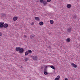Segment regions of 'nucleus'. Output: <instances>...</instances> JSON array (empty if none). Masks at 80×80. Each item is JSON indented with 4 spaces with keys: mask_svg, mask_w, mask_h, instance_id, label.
<instances>
[{
    "mask_svg": "<svg viewBox=\"0 0 80 80\" xmlns=\"http://www.w3.org/2000/svg\"><path fill=\"white\" fill-rule=\"evenodd\" d=\"M51 0H47V2H50Z\"/></svg>",
    "mask_w": 80,
    "mask_h": 80,
    "instance_id": "5701e85b",
    "label": "nucleus"
},
{
    "mask_svg": "<svg viewBox=\"0 0 80 80\" xmlns=\"http://www.w3.org/2000/svg\"><path fill=\"white\" fill-rule=\"evenodd\" d=\"M28 53H30V54H31V53H32V50H28Z\"/></svg>",
    "mask_w": 80,
    "mask_h": 80,
    "instance_id": "4468645a",
    "label": "nucleus"
},
{
    "mask_svg": "<svg viewBox=\"0 0 80 80\" xmlns=\"http://www.w3.org/2000/svg\"><path fill=\"white\" fill-rule=\"evenodd\" d=\"M17 18L16 17H15L13 18V20L14 21H16V20H17Z\"/></svg>",
    "mask_w": 80,
    "mask_h": 80,
    "instance_id": "ddd939ff",
    "label": "nucleus"
},
{
    "mask_svg": "<svg viewBox=\"0 0 80 80\" xmlns=\"http://www.w3.org/2000/svg\"><path fill=\"white\" fill-rule=\"evenodd\" d=\"M50 22L51 23V24H53V20H51L50 21Z\"/></svg>",
    "mask_w": 80,
    "mask_h": 80,
    "instance_id": "f3484780",
    "label": "nucleus"
},
{
    "mask_svg": "<svg viewBox=\"0 0 80 80\" xmlns=\"http://www.w3.org/2000/svg\"><path fill=\"white\" fill-rule=\"evenodd\" d=\"M2 33L0 32V36H2Z\"/></svg>",
    "mask_w": 80,
    "mask_h": 80,
    "instance_id": "cd10ccee",
    "label": "nucleus"
},
{
    "mask_svg": "<svg viewBox=\"0 0 80 80\" xmlns=\"http://www.w3.org/2000/svg\"><path fill=\"white\" fill-rule=\"evenodd\" d=\"M28 58H25L24 60L25 62H27V61H28Z\"/></svg>",
    "mask_w": 80,
    "mask_h": 80,
    "instance_id": "412c9836",
    "label": "nucleus"
},
{
    "mask_svg": "<svg viewBox=\"0 0 80 80\" xmlns=\"http://www.w3.org/2000/svg\"><path fill=\"white\" fill-rule=\"evenodd\" d=\"M60 76H59V75H58L57 77V78H58L59 80V79H60Z\"/></svg>",
    "mask_w": 80,
    "mask_h": 80,
    "instance_id": "4be33fe9",
    "label": "nucleus"
},
{
    "mask_svg": "<svg viewBox=\"0 0 80 80\" xmlns=\"http://www.w3.org/2000/svg\"><path fill=\"white\" fill-rule=\"evenodd\" d=\"M33 24H34V23H33Z\"/></svg>",
    "mask_w": 80,
    "mask_h": 80,
    "instance_id": "473e14b6",
    "label": "nucleus"
},
{
    "mask_svg": "<svg viewBox=\"0 0 80 80\" xmlns=\"http://www.w3.org/2000/svg\"><path fill=\"white\" fill-rule=\"evenodd\" d=\"M25 56H27V55H28V54H29L28 52V51L25 52H24Z\"/></svg>",
    "mask_w": 80,
    "mask_h": 80,
    "instance_id": "dca6fc26",
    "label": "nucleus"
},
{
    "mask_svg": "<svg viewBox=\"0 0 80 80\" xmlns=\"http://www.w3.org/2000/svg\"><path fill=\"white\" fill-rule=\"evenodd\" d=\"M49 66L51 68L53 69L54 70H55V68L54 66H53L52 65H51Z\"/></svg>",
    "mask_w": 80,
    "mask_h": 80,
    "instance_id": "9d476101",
    "label": "nucleus"
},
{
    "mask_svg": "<svg viewBox=\"0 0 80 80\" xmlns=\"http://www.w3.org/2000/svg\"><path fill=\"white\" fill-rule=\"evenodd\" d=\"M55 80H59V79H58V78H55Z\"/></svg>",
    "mask_w": 80,
    "mask_h": 80,
    "instance_id": "393cba45",
    "label": "nucleus"
},
{
    "mask_svg": "<svg viewBox=\"0 0 80 80\" xmlns=\"http://www.w3.org/2000/svg\"><path fill=\"white\" fill-rule=\"evenodd\" d=\"M71 65L73 66L74 68H77V65L74 64V63H71Z\"/></svg>",
    "mask_w": 80,
    "mask_h": 80,
    "instance_id": "39448f33",
    "label": "nucleus"
},
{
    "mask_svg": "<svg viewBox=\"0 0 80 80\" xmlns=\"http://www.w3.org/2000/svg\"><path fill=\"white\" fill-rule=\"evenodd\" d=\"M70 40H71L70 38H68L66 39V41H67V42H68V43L70 42Z\"/></svg>",
    "mask_w": 80,
    "mask_h": 80,
    "instance_id": "f8f14e48",
    "label": "nucleus"
},
{
    "mask_svg": "<svg viewBox=\"0 0 80 80\" xmlns=\"http://www.w3.org/2000/svg\"><path fill=\"white\" fill-rule=\"evenodd\" d=\"M25 37H27V36L26 35H24Z\"/></svg>",
    "mask_w": 80,
    "mask_h": 80,
    "instance_id": "c85d7f7f",
    "label": "nucleus"
},
{
    "mask_svg": "<svg viewBox=\"0 0 80 80\" xmlns=\"http://www.w3.org/2000/svg\"><path fill=\"white\" fill-rule=\"evenodd\" d=\"M76 43H77V42H76Z\"/></svg>",
    "mask_w": 80,
    "mask_h": 80,
    "instance_id": "7c9ffc66",
    "label": "nucleus"
},
{
    "mask_svg": "<svg viewBox=\"0 0 80 80\" xmlns=\"http://www.w3.org/2000/svg\"><path fill=\"white\" fill-rule=\"evenodd\" d=\"M22 67H21V68H22Z\"/></svg>",
    "mask_w": 80,
    "mask_h": 80,
    "instance_id": "2f4dec72",
    "label": "nucleus"
},
{
    "mask_svg": "<svg viewBox=\"0 0 80 80\" xmlns=\"http://www.w3.org/2000/svg\"><path fill=\"white\" fill-rule=\"evenodd\" d=\"M72 30V29L70 28H69L67 30V31L69 33H70L71 32V31Z\"/></svg>",
    "mask_w": 80,
    "mask_h": 80,
    "instance_id": "1a4fd4ad",
    "label": "nucleus"
},
{
    "mask_svg": "<svg viewBox=\"0 0 80 80\" xmlns=\"http://www.w3.org/2000/svg\"><path fill=\"white\" fill-rule=\"evenodd\" d=\"M47 68L46 66H45V68H44V71H47Z\"/></svg>",
    "mask_w": 80,
    "mask_h": 80,
    "instance_id": "aec40b11",
    "label": "nucleus"
},
{
    "mask_svg": "<svg viewBox=\"0 0 80 80\" xmlns=\"http://www.w3.org/2000/svg\"><path fill=\"white\" fill-rule=\"evenodd\" d=\"M33 60H37V57H33Z\"/></svg>",
    "mask_w": 80,
    "mask_h": 80,
    "instance_id": "6ab92c4d",
    "label": "nucleus"
},
{
    "mask_svg": "<svg viewBox=\"0 0 80 80\" xmlns=\"http://www.w3.org/2000/svg\"><path fill=\"white\" fill-rule=\"evenodd\" d=\"M74 18H75V19H76V18H77V16H74Z\"/></svg>",
    "mask_w": 80,
    "mask_h": 80,
    "instance_id": "b1692460",
    "label": "nucleus"
},
{
    "mask_svg": "<svg viewBox=\"0 0 80 80\" xmlns=\"http://www.w3.org/2000/svg\"><path fill=\"white\" fill-rule=\"evenodd\" d=\"M50 66H49V65H48L47 66H46V67H47V68H48V67H50Z\"/></svg>",
    "mask_w": 80,
    "mask_h": 80,
    "instance_id": "a878e982",
    "label": "nucleus"
},
{
    "mask_svg": "<svg viewBox=\"0 0 80 80\" xmlns=\"http://www.w3.org/2000/svg\"><path fill=\"white\" fill-rule=\"evenodd\" d=\"M40 2L41 3H43L44 5H46V4H47V2L43 0H40Z\"/></svg>",
    "mask_w": 80,
    "mask_h": 80,
    "instance_id": "f257e3e1",
    "label": "nucleus"
},
{
    "mask_svg": "<svg viewBox=\"0 0 80 80\" xmlns=\"http://www.w3.org/2000/svg\"><path fill=\"white\" fill-rule=\"evenodd\" d=\"M42 68V69H43V68Z\"/></svg>",
    "mask_w": 80,
    "mask_h": 80,
    "instance_id": "c756f323",
    "label": "nucleus"
},
{
    "mask_svg": "<svg viewBox=\"0 0 80 80\" xmlns=\"http://www.w3.org/2000/svg\"><path fill=\"white\" fill-rule=\"evenodd\" d=\"M8 25L7 23L4 24L3 26V28L4 27V28H8Z\"/></svg>",
    "mask_w": 80,
    "mask_h": 80,
    "instance_id": "20e7f679",
    "label": "nucleus"
},
{
    "mask_svg": "<svg viewBox=\"0 0 80 80\" xmlns=\"http://www.w3.org/2000/svg\"><path fill=\"white\" fill-rule=\"evenodd\" d=\"M67 7L68 8L70 9V8H71V7H72V6L71 4H68L67 5Z\"/></svg>",
    "mask_w": 80,
    "mask_h": 80,
    "instance_id": "423d86ee",
    "label": "nucleus"
},
{
    "mask_svg": "<svg viewBox=\"0 0 80 80\" xmlns=\"http://www.w3.org/2000/svg\"><path fill=\"white\" fill-rule=\"evenodd\" d=\"M4 25V22H0V28H3Z\"/></svg>",
    "mask_w": 80,
    "mask_h": 80,
    "instance_id": "7ed1b4c3",
    "label": "nucleus"
},
{
    "mask_svg": "<svg viewBox=\"0 0 80 80\" xmlns=\"http://www.w3.org/2000/svg\"><path fill=\"white\" fill-rule=\"evenodd\" d=\"M23 52H24V49L23 48H20L19 50V53H23Z\"/></svg>",
    "mask_w": 80,
    "mask_h": 80,
    "instance_id": "f03ea898",
    "label": "nucleus"
},
{
    "mask_svg": "<svg viewBox=\"0 0 80 80\" xmlns=\"http://www.w3.org/2000/svg\"><path fill=\"white\" fill-rule=\"evenodd\" d=\"M64 80H68V78H65Z\"/></svg>",
    "mask_w": 80,
    "mask_h": 80,
    "instance_id": "bb28decb",
    "label": "nucleus"
},
{
    "mask_svg": "<svg viewBox=\"0 0 80 80\" xmlns=\"http://www.w3.org/2000/svg\"><path fill=\"white\" fill-rule=\"evenodd\" d=\"M35 18L36 20H40V19H39V17H35Z\"/></svg>",
    "mask_w": 80,
    "mask_h": 80,
    "instance_id": "2eb2a0df",
    "label": "nucleus"
},
{
    "mask_svg": "<svg viewBox=\"0 0 80 80\" xmlns=\"http://www.w3.org/2000/svg\"><path fill=\"white\" fill-rule=\"evenodd\" d=\"M40 25H43V22H41L39 23Z\"/></svg>",
    "mask_w": 80,
    "mask_h": 80,
    "instance_id": "a211bd4d",
    "label": "nucleus"
},
{
    "mask_svg": "<svg viewBox=\"0 0 80 80\" xmlns=\"http://www.w3.org/2000/svg\"><path fill=\"white\" fill-rule=\"evenodd\" d=\"M20 48H21L20 47H16V50L17 52H19Z\"/></svg>",
    "mask_w": 80,
    "mask_h": 80,
    "instance_id": "6e6552de",
    "label": "nucleus"
},
{
    "mask_svg": "<svg viewBox=\"0 0 80 80\" xmlns=\"http://www.w3.org/2000/svg\"><path fill=\"white\" fill-rule=\"evenodd\" d=\"M47 71H44V75H48V72H47Z\"/></svg>",
    "mask_w": 80,
    "mask_h": 80,
    "instance_id": "9b49d317",
    "label": "nucleus"
},
{
    "mask_svg": "<svg viewBox=\"0 0 80 80\" xmlns=\"http://www.w3.org/2000/svg\"><path fill=\"white\" fill-rule=\"evenodd\" d=\"M34 37H35V35H34V34L31 35L30 36V38L31 39H33V38Z\"/></svg>",
    "mask_w": 80,
    "mask_h": 80,
    "instance_id": "0eeeda50",
    "label": "nucleus"
}]
</instances>
